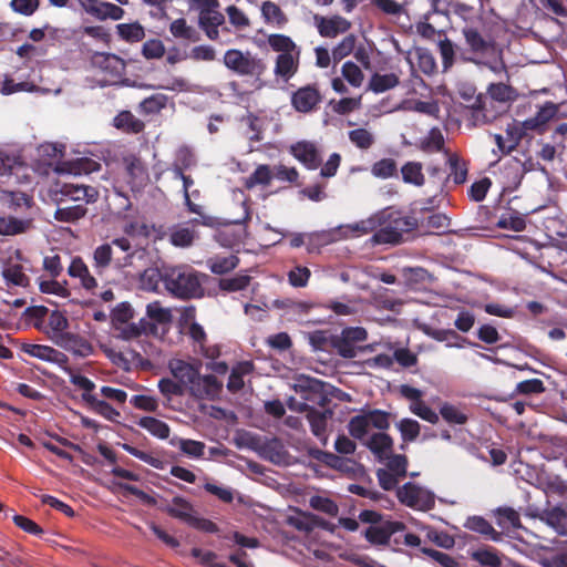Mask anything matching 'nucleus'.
<instances>
[{
  "instance_id": "obj_1",
  "label": "nucleus",
  "mask_w": 567,
  "mask_h": 567,
  "mask_svg": "<svg viewBox=\"0 0 567 567\" xmlns=\"http://www.w3.org/2000/svg\"><path fill=\"white\" fill-rule=\"evenodd\" d=\"M202 362H187L182 359H172L168 369L173 378L186 389L189 396L195 400L215 401L219 399L223 383L214 374H200Z\"/></svg>"
},
{
  "instance_id": "obj_2",
  "label": "nucleus",
  "mask_w": 567,
  "mask_h": 567,
  "mask_svg": "<svg viewBox=\"0 0 567 567\" xmlns=\"http://www.w3.org/2000/svg\"><path fill=\"white\" fill-rule=\"evenodd\" d=\"M202 277L187 265L164 266V286L166 290L181 300L197 299L204 296Z\"/></svg>"
},
{
  "instance_id": "obj_3",
  "label": "nucleus",
  "mask_w": 567,
  "mask_h": 567,
  "mask_svg": "<svg viewBox=\"0 0 567 567\" xmlns=\"http://www.w3.org/2000/svg\"><path fill=\"white\" fill-rule=\"evenodd\" d=\"M223 61L228 70L239 76H250L259 80L267 70L265 61L250 51L229 49L225 52Z\"/></svg>"
},
{
  "instance_id": "obj_4",
  "label": "nucleus",
  "mask_w": 567,
  "mask_h": 567,
  "mask_svg": "<svg viewBox=\"0 0 567 567\" xmlns=\"http://www.w3.org/2000/svg\"><path fill=\"white\" fill-rule=\"evenodd\" d=\"M368 339V332L362 327H348L342 329L340 334L332 336L330 338L331 348L344 359H353L358 352L372 351L373 347L359 346L358 343L363 342Z\"/></svg>"
},
{
  "instance_id": "obj_5",
  "label": "nucleus",
  "mask_w": 567,
  "mask_h": 567,
  "mask_svg": "<svg viewBox=\"0 0 567 567\" xmlns=\"http://www.w3.org/2000/svg\"><path fill=\"white\" fill-rule=\"evenodd\" d=\"M462 34L465 45L461 53L463 61L476 63L480 59L494 52V41L485 37L476 27L465 25L462 29Z\"/></svg>"
},
{
  "instance_id": "obj_6",
  "label": "nucleus",
  "mask_w": 567,
  "mask_h": 567,
  "mask_svg": "<svg viewBox=\"0 0 567 567\" xmlns=\"http://www.w3.org/2000/svg\"><path fill=\"white\" fill-rule=\"evenodd\" d=\"M289 408L298 412H306V417L310 424L312 434L321 442L322 445H327V422L328 419L332 416V412L330 410L319 411L316 408L310 406L307 402H300L296 406L290 403Z\"/></svg>"
},
{
  "instance_id": "obj_7",
  "label": "nucleus",
  "mask_w": 567,
  "mask_h": 567,
  "mask_svg": "<svg viewBox=\"0 0 567 567\" xmlns=\"http://www.w3.org/2000/svg\"><path fill=\"white\" fill-rule=\"evenodd\" d=\"M466 106L473 111V118L478 123H488L496 117V113L487 107V97L483 94H475V89L470 86L461 93Z\"/></svg>"
},
{
  "instance_id": "obj_8",
  "label": "nucleus",
  "mask_w": 567,
  "mask_h": 567,
  "mask_svg": "<svg viewBox=\"0 0 567 567\" xmlns=\"http://www.w3.org/2000/svg\"><path fill=\"white\" fill-rule=\"evenodd\" d=\"M396 496L402 504L411 508L425 509L434 503L429 493L410 482L398 488Z\"/></svg>"
},
{
  "instance_id": "obj_9",
  "label": "nucleus",
  "mask_w": 567,
  "mask_h": 567,
  "mask_svg": "<svg viewBox=\"0 0 567 567\" xmlns=\"http://www.w3.org/2000/svg\"><path fill=\"white\" fill-rule=\"evenodd\" d=\"M404 529V523L399 520H386L381 525L368 527L364 530V537L371 545L383 546L390 543L393 534Z\"/></svg>"
},
{
  "instance_id": "obj_10",
  "label": "nucleus",
  "mask_w": 567,
  "mask_h": 567,
  "mask_svg": "<svg viewBox=\"0 0 567 567\" xmlns=\"http://www.w3.org/2000/svg\"><path fill=\"white\" fill-rule=\"evenodd\" d=\"M313 19L318 32L322 38L333 39L339 34L348 32L351 28V22L338 14L332 17L316 14Z\"/></svg>"
},
{
  "instance_id": "obj_11",
  "label": "nucleus",
  "mask_w": 567,
  "mask_h": 567,
  "mask_svg": "<svg viewBox=\"0 0 567 567\" xmlns=\"http://www.w3.org/2000/svg\"><path fill=\"white\" fill-rule=\"evenodd\" d=\"M125 171L128 177L127 183L132 190H140L150 181V175L144 162L135 156L128 155L124 157Z\"/></svg>"
},
{
  "instance_id": "obj_12",
  "label": "nucleus",
  "mask_w": 567,
  "mask_h": 567,
  "mask_svg": "<svg viewBox=\"0 0 567 567\" xmlns=\"http://www.w3.org/2000/svg\"><path fill=\"white\" fill-rule=\"evenodd\" d=\"M21 351L30 357L38 358L42 361L58 364L60 368L69 364V358L63 352L44 344L23 343Z\"/></svg>"
},
{
  "instance_id": "obj_13",
  "label": "nucleus",
  "mask_w": 567,
  "mask_h": 567,
  "mask_svg": "<svg viewBox=\"0 0 567 567\" xmlns=\"http://www.w3.org/2000/svg\"><path fill=\"white\" fill-rule=\"evenodd\" d=\"M321 94L316 85H306L298 89L291 96V104L296 111L309 113L321 102Z\"/></svg>"
},
{
  "instance_id": "obj_14",
  "label": "nucleus",
  "mask_w": 567,
  "mask_h": 567,
  "mask_svg": "<svg viewBox=\"0 0 567 567\" xmlns=\"http://www.w3.org/2000/svg\"><path fill=\"white\" fill-rule=\"evenodd\" d=\"M558 112V107L553 102L545 103L544 106H542L537 113L526 118L522 123V131L523 133H526L527 131H535L539 134L544 133L546 131L547 123L555 117V115Z\"/></svg>"
},
{
  "instance_id": "obj_15",
  "label": "nucleus",
  "mask_w": 567,
  "mask_h": 567,
  "mask_svg": "<svg viewBox=\"0 0 567 567\" xmlns=\"http://www.w3.org/2000/svg\"><path fill=\"white\" fill-rule=\"evenodd\" d=\"M309 456L333 470L340 471L342 473H351L354 471V466L357 463L350 458H346L333 454L331 452H326L319 449H310Z\"/></svg>"
},
{
  "instance_id": "obj_16",
  "label": "nucleus",
  "mask_w": 567,
  "mask_h": 567,
  "mask_svg": "<svg viewBox=\"0 0 567 567\" xmlns=\"http://www.w3.org/2000/svg\"><path fill=\"white\" fill-rule=\"evenodd\" d=\"M287 523L296 529L305 533L312 532L316 527L331 530L329 522L322 517L308 512L298 511L296 516H289Z\"/></svg>"
},
{
  "instance_id": "obj_17",
  "label": "nucleus",
  "mask_w": 567,
  "mask_h": 567,
  "mask_svg": "<svg viewBox=\"0 0 567 567\" xmlns=\"http://www.w3.org/2000/svg\"><path fill=\"white\" fill-rule=\"evenodd\" d=\"M54 344L78 357H89L93 352V347L86 339L69 331L55 340Z\"/></svg>"
},
{
  "instance_id": "obj_18",
  "label": "nucleus",
  "mask_w": 567,
  "mask_h": 567,
  "mask_svg": "<svg viewBox=\"0 0 567 567\" xmlns=\"http://www.w3.org/2000/svg\"><path fill=\"white\" fill-rule=\"evenodd\" d=\"M524 174V163L515 157L507 159L499 168V175L503 178L504 188H514L518 186Z\"/></svg>"
},
{
  "instance_id": "obj_19",
  "label": "nucleus",
  "mask_w": 567,
  "mask_h": 567,
  "mask_svg": "<svg viewBox=\"0 0 567 567\" xmlns=\"http://www.w3.org/2000/svg\"><path fill=\"white\" fill-rule=\"evenodd\" d=\"M291 154L308 169H316L321 164L318 150L310 142H298L291 146Z\"/></svg>"
},
{
  "instance_id": "obj_20",
  "label": "nucleus",
  "mask_w": 567,
  "mask_h": 567,
  "mask_svg": "<svg viewBox=\"0 0 567 567\" xmlns=\"http://www.w3.org/2000/svg\"><path fill=\"white\" fill-rule=\"evenodd\" d=\"M240 206H241V209H243V216L240 218H237V219H229V220L221 221V220H219V218L205 215L202 212L200 215H198L197 218H193L189 223L193 224L194 226L195 225H203V226H207V227H210V228H217V227L227 226V225L246 224V223H248L250 220L249 206L247 205L246 202H243L240 204Z\"/></svg>"
},
{
  "instance_id": "obj_21",
  "label": "nucleus",
  "mask_w": 567,
  "mask_h": 567,
  "mask_svg": "<svg viewBox=\"0 0 567 567\" xmlns=\"http://www.w3.org/2000/svg\"><path fill=\"white\" fill-rule=\"evenodd\" d=\"M68 274L72 278H78L81 286L86 291H93L97 287V281L94 276L91 275L86 264L81 257H74L68 268Z\"/></svg>"
},
{
  "instance_id": "obj_22",
  "label": "nucleus",
  "mask_w": 567,
  "mask_h": 567,
  "mask_svg": "<svg viewBox=\"0 0 567 567\" xmlns=\"http://www.w3.org/2000/svg\"><path fill=\"white\" fill-rule=\"evenodd\" d=\"M61 194L71 200H84L86 204L94 203L99 198V190L93 186L66 183L61 188Z\"/></svg>"
},
{
  "instance_id": "obj_23",
  "label": "nucleus",
  "mask_w": 567,
  "mask_h": 567,
  "mask_svg": "<svg viewBox=\"0 0 567 567\" xmlns=\"http://www.w3.org/2000/svg\"><path fill=\"white\" fill-rule=\"evenodd\" d=\"M48 321L44 323L42 332L48 336V338L55 343V340L63 337L69 328L68 318L60 311L54 310L50 315H48Z\"/></svg>"
},
{
  "instance_id": "obj_24",
  "label": "nucleus",
  "mask_w": 567,
  "mask_h": 567,
  "mask_svg": "<svg viewBox=\"0 0 567 567\" xmlns=\"http://www.w3.org/2000/svg\"><path fill=\"white\" fill-rule=\"evenodd\" d=\"M162 509L171 517L177 518L187 525H189L192 518L195 515V508L193 504L182 496L173 497L172 504Z\"/></svg>"
},
{
  "instance_id": "obj_25",
  "label": "nucleus",
  "mask_w": 567,
  "mask_h": 567,
  "mask_svg": "<svg viewBox=\"0 0 567 567\" xmlns=\"http://www.w3.org/2000/svg\"><path fill=\"white\" fill-rule=\"evenodd\" d=\"M365 445L380 462L384 461L393 451V440L384 432L372 434Z\"/></svg>"
},
{
  "instance_id": "obj_26",
  "label": "nucleus",
  "mask_w": 567,
  "mask_h": 567,
  "mask_svg": "<svg viewBox=\"0 0 567 567\" xmlns=\"http://www.w3.org/2000/svg\"><path fill=\"white\" fill-rule=\"evenodd\" d=\"M322 385L323 383L321 381L307 378L305 380H300L297 386L305 393L302 398L306 401H311L324 406L328 402V398L322 393Z\"/></svg>"
},
{
  "instance_id": "obj_27",
  "label": "nucleus",
  "mask_w": 567,
  "mask_h": 567,
  "mask_svg": "<svg viewBox=\"0 0 567 567\" xmlns=\"http://www.w3.org/2000/svg\"><path fill=\"white\" fill-rule=\"evenodd\" d=\"M225 22V17L218 10L198 16V25L209 40L216 41L219 38L218 28Z\"/></svg>"
},
{
  "instance_id": "obj_28",
  "label": "nucleus",
  "mask_w": 567,
  "mask_h": 567,
  "mask_svg": "<svg viewBox=\"0 0 567 567\" xmlns=\"http://www.w3.org/2000/svg\"><path fill=\"white\" fill-rule=\"evenodd\" d=\"M255 367L251 361L238 362L233 369L228 378L227 389L231 393H237L244 389V377L250 374Z\"/></svg>"
},
{
  "instance_id": "obj_29",
  "label": "nucleus",
  "mask_w": 567,
  "mask_h": 567,
  "mask_svg": "<svg viewBox=\"0 0 567 567\" xmlns=\"http://www.w3.org/2000/svg\"><path fill=\"white\" fill-rule=\"evenodd\" d=\"M114 126L128 134H138L144 131L145 124L142 120L134 116L131 111H121L114 117Z\"/></svg>"
},
{
  "instance_id": "obj_30",
  "label": "nucleus",
  "mask_w": 567,
  "mask_h": 567,
  "mask_svg": "<svg viewBox=\"0 0 567 567\" xmlns=\"http://www.w3.org/2000/svg\"><path fill=\"white\" fill-rule=\"evenodd\" d=\"M82 399L85 403H87V405L94 413L103 416L109 421L114 422L120 416V412L115 410L109 402L104 400H99L93 394L83 393Z\"/></svg>"
},
{
  "instance_id": "obj_31",
  "label": "nucleus",
  "mask_w": 567,
  "mask_h": 567,
  "mask_svg": "<svg viewBox=\"0 0 567 567\" xmlns=\"http://www.w3.org/2000/svg\"><path fill=\"white\" fill-rule=\"evenodd\" d=\"M299 54V51L296 52V56H293V53L279 54L276 59L275 74L284 79H290L298 71Z\"/></svg>"
},
{
  "instance_id": "obj_32",
  "label": "nucleus",
  "mask_w": 567,
  "mask_h": 567,
  "mask_svg": "<svg viewBox=\"0 0 567 567\" xmlns=\"http://www.w3.org/2000/svg\"><path fill=\"white\" fill-rule=\"evenodd\" d=\"M261 16L267 24H274L277 28H282L288 18L281 8L274 1L267 0L261 3Z\"/></svg>"
},
{
  "instance_id": "obj_33",
  "label": "nucleus",
  "mask_w": 567,
  "mask_h": 567,
  "mask_svg": "<svg viewBox=\"0 0 567 567\" xmlns=\"http://www.w3.org/2000/svg\"><path fill=\"white\" fill-rule=\"evenodd\" d=\"M137 425L150 432L153 436L159 440L168 439L171 434L169 425L154 416H143L137 421Z\"/></svg>"
},
{
  "instance_id": "obj_34",
  "label": "nucleus",
  "mask_w": 567,
  "mask_h": 567,
  "mask_svg": "<svg viewBox=\"0 0 567 567\" xmlns=\"http://www.w3.org/2000/svg\"><path fill=\"white\" fill-rule=\"evenodd\" d=\"M400 83V79L395 73L380 74L374 73L371 75L369 81V90L373 93H384L391 89H394Z\"/></svg>"
},
{
  "instance_id": "obj_35",
  "label": "nucleus",
  "mask_w": 567,
  "mask_h": 567,
  "mask_svg": "<svg viewBox=\"0 0 567 567\" xmlns=\"http://www.w3.org/2000/svg\"><path fill=\"white\" fill-rule=\"evenodd\" d=\"M542 519L551 526L559 535L567 534V512L563 507L555 506L550 509H546Z\"/></svg>"
},
{
  "instance_id": "obj_36",
  "label": "nucleus",
  "mask_w": 567,
  "mask_h": 567,
  "mask_svg": "<svg viewBox=\"0 0 567 567\" xmlns=\"http://www.w3.org/2000/svg\"><path fill=\"white\" fill-rule=\"evenodd\" d=\"M239 265V258L236 255L215 256L207 260L208 269L215 275H225L230 272Z\"/></svg>"
},
{
  "instance_id": "obj_37",
  "label": "nucleus",
  "mask_w": 567,
  "mask_h": 567,
  "mask_svg": "<svg viewBox=\"0 0 567 567\" xmlns=\"http://www.w3.org/2000/svg\"><path fill=\"white\" fill-rule=\"evenodd\" d=\"M465 527L470 530L482 534L494 542H498L502 538V534L496 532L494 527L481 516H473L467 518Z\"/></svg>"
},
{
  "instance_id": "obj_38",
  "label": "nucleus",
  "mask_w": 567,
  "mask_h": 567,
  "mask_svg": "<svg viewBox=\"0 0 567 567\" xmlns=\"http://www.w3.org/2000/svg\"><path fill=\"white\" fill-rule=\"evenodd\" d=\"M97 164L89 158H78L72 162H63L55 168L58 173H69L74 175H81L82 173H90L95 169Z\"/></svg>"
},
{
  "instance_id": "obj_39",
  "label": "nucleus",
  "mask_w": 567,
  "mask_h": 567,
  "mask_svg": "<svg viewBox=\"0 0 567 567\" xmlns=\"http://www.w3.org/2000/svg\"><path fill=\"white\" fill-rule=\"evenodd\" d=\"M487 94L492 101L499 103L513 102L517 97L516 90L505 83H491L487 87Z\"/></svg>"
},
{
  "instance_id": "obj_40",
  "label": "nucleus",
  "mask_w": 567,
  "mask_h": 567,
  "mask_svg": "<svg viewBox=\"0 0 567 567\" xmlns=\"http://www.w3.org/2000/svg\"><path fill=\"white\" fill-rule=\"evenodd\" d=\"M422 163L408 162L401 167L402 179L406 184L421 187L425 183V177L422 172Z\"/></svg>"
},
{
  "instance_id": "obj_41",
  "label": "nucleus",
  "mask_w": 567,
  "mask_h": 567,
  "mask_svg": "<svg viewBox=\"0 0 567 567\" xmlns=\"http://www.w3.org/2000/svg\"><path fill=\"white\" fill-rule=\"evenodd\" d=\"M496 524L503 529H519L523 527L519 513L512 507L496 509Z\"/></svg>"
},
{
  "instance_id": "obj_42",
  "label": "nucleus",
  "mask_w": 567,
  "mask_h": 567,
  "mask_svg": "<svg viewBox=\"0 0 567 567\" xmlns=\"http://www.w3.org/2000/svg\"><path fill=\"white\" fill-rule=\"evenodd\" d=\"M445 140L439 127H432L420 141V150L424 153H436L444 150Z\"/></svg>"
},
{
  "instance_id": "obj_43",
  "label": "nucleus",
  "mask_w": 567,
  "mask_h": 567,
  "mask_svg": "<svg viewBox=\"0 0 567 567\" xmlns=\"http://www.w3.org/2000/svg\"><path fill=\"white\" fill-rule=\"evenodd\" d=\"M169 31L176 39H183L192 42H197L200 39L196 29L188 25L184 18L174 20L169 25Z\"/></svg>"
},
{
  "instance_id": "obj_44",
  "label": "nucleus",
  "mask_w": 567,
  "mask_h": 567,
  "mask_svg": "<svg viewBox=\"0 0 567 567\" xmlns=\"http://www.w3.org/2000/svg\"><path fill=\"white\" fill-rule=\"evenodd\" d=\"M161 282L164 284V267L162 269L150 267L141 274L140 285L144 290L157 291Z\"/></svg>"
},
{
  "instance_id": "obj_45",
  "label": "nucleus",
  "mask_w": 567,
  "mask_h": 567,
  "mask_svg": "<svg viewBox=\"0 0 567 567\" xmlns=\"http://www.w3.org/2000/svg\"><path fill=\"white\" fill-rule=\"evenodd\" d=\"M87 213V208L83 204H76L72 206H63L58 207L54 213V218L58 221L63 223H75L82 217H84Z\"/></svg>"
},
{
  "instance_id": "obj_46",
  "label": "nucleus",
  "mask_w": 567,
  "mask_h": 567,
  "mask_svg": "<svg viewBox=\"0 0 567 567\" xmlns=\"http://www.w3.org/2000/svg\"><path fill=\"white\" fill-rule=\"evenodd\" d=\"M440 415L451 425H463L468 420L467 414L462 409L449 402H444L441 405Z\"/></svg>"
},
{
  "instance_id": "obj_47",
  "label": "nucleus",
  "mask_w": 567,
  "mask_h": 567,
  "mask_svg": "<svg viewBox=\"0 0 567 567\" xmlns=\"http://www.w3.org/2000/svg\"><path fill=\"white\" fill-rule=\"evenodd\" d=\"M2 276L8 285L25 288L30 284V279L24 274L23 267L20 264L7 266L2 271Z\"/></svg>"
},
{
  "instance_id": "obj_48",
  "label": "nucleus",
  "mask_w": 567,
  "mask_h": 567,
  "mask_svg": "<svg viewBox=\"0 0 567 567\" xmlns=\"http://www.w3.org/2000/svg\"><path fill=\"white\" fill-rule=\"evenodd\" d=\"M117 34L126 42H140L145 38V30L138 22L121 23L116 25Z\"/></svg>"
},
{
  "instance_id": "obj_49",
  "label": "nucleus",
  "mask_w": 567,
  "mask_h": 567,
  "mask_svg": "<svg viewBox=\"0 0 567 567\" xmlns=\"http://www.w3.org/2000/svg\"><path fill=\"white\" fill-rule=\"evenodd\" d=\"M168 97L163 93L153 94L140 103V111L145 115L158 114L167 105Z\"/></svg>"
},
{
  "instance_id": "obj_50",
  "label": "nucleus",
  "mask_w": 567,
  "mask_h": 567,
  "mask_svg": "<svg viewBox=\"0 0 567 567\" xmlns=\"http://www.w3.org/2000/svg\"><path fill=\"white\" fill-rule=\"evenodd\" d=\"M268 44L274 51L280 52V54H289L298 51L291 38L280 33L270 34L268 37Z\"/></svg>"
},
{
  "instance_id": "obj_51",
  "label": "nucleus",
  "mask_w": 567,
  "mask_h": 567,
  "mask_svg": "<svg viewBox=\"0 0 567 567\" xmlns=\"http://www.w3.org/2000/svg\"><path fill=\"white\" fill-rule=\"evenodd\" d=\"M30 225V220L18 219L16 217H0V235H17L24 233Z\"/></svg>"
},
{
  "instance_id": "obj_52",
  "label": "nucleus",
  "mask_w": 567,
  "mask_h": 567,
  "mask_svg": "<svg viewBox=\"0 0 567 567\" xmlns=\"http://www.w3.org/2000/svg\"><path fill=\"white\" fill-rule=\"evenodd\" d=\"M196 233L194 229L176 226L169 234V241L176 247H188L194 243Z\"/></svg>"
},
{
  "instance_id": "obj_53",
  "label": "nucleus",
  "mask_w": 567,
  "mask_h": 567,
  "mask_svg": "<svg viewBox=\"0 0 567 567\" xmlns=\"http://www.w3.org/2000/svg\"><path fill=\"white\" fill-rule=\"evenodd\" d=\"M403 239L401 233L394 229V226L390 223L389 225L380 228L372 236V241L378 245L382 244H400Z\"/></svg>"
},
{
  "instance_id": "obj_54",
  "label": "nucleus",
  "mask_w": 567,
  "mask_h": 567,
  "mask_svg": "<svg viewBox=\"0 0 567 567\" xmlns=\"http://www.w3.org/2000/svg\"><path fill=\"white\" fill-rule=\"evenodd\" d=\"M157 386L167 402H169L173 396H183L187 393L186 389L175 379L162 378Z\"/></svg>"
},
{
  "instance_id": "obj_55",
  "label": "nucleus",
  "mask_w": 567,
  "mask_h": 567,
  "mask_svg": "<svg viewBox=\"0 0 567 567\" xmlns=\"http://www.w3.org/2000/svg\"><path fill=\"white\" fill-rule=\"evenodd\" d=\"M272 177V172L268 165H258L254 173L246 179L245 186L248 189L255 187L256 185L267 186L270 184Z\"/></svg>"
},
{
  "instance_id": "obj_56",
  "label": "nucleus",
  "mask_w": 567,
  "mask_h": 567,
  "mask_svg": "<svg viewBox=\"0 0 567 567\" xmlns=\"http://www.w3.org/2000/svg\"><path fill=\"white\" fill-rule=\"evenodd\" d=\"M415 55L417 60V66L426 75L436 73L437 65L432 52L425 48H416Z\"/></svg>"
},
{
  "instance_id": "obj_57",
  "label": "nucleus",
  "mask_w": 567,
  "mask_h": 567,
  "mask_svg": "<svg viewBox=\"0 0 567 567\" xmlns=\"http://www.w3.org/2000/svg\"><path fill=\"white\" fill-rule=\"evenodd\" d=\"M342 78L353 87H360L364 81L362 70L352 61H347L341 66Z\"/></svg>"
},
{
  "instance_id": "obj_58",
  "label": "nucleus",
  "mask_w": 567,
  "mask_h": 567,
  "mask_svg": "<svg viewBox=\"0 0 567 567\" xmlns=\"http://www.w3.org/2000/svg\"><path fill=\"white\" fill-rule=\"evenodd\" d=\"M93 267L97 275H102L112 260V247L110 244H104L95 248L93 252Z\"/></svg>"
},
{
  "instance_id": "obj_59",
  "label": "nucleus",
  "mask_w": 567,
  "mask_h": 567,
  "mask_svg": "<svg viewBox=\"0 0 567 567\" xmlns=\"http://www.w3.org/2000/svg\"><path fill=\"white\" fill-rule=\"evenodd\" d=\"M48 315L49 309L44 306L28 307L23 312L25 320L41 332L43 330L45 317Z\"/></svg>"
},
{
  "instance_id": "obj_60",
  "label": "nucleus",
  "mask_w": 567,
  "mask_h": 567,
  "mask_svg": "<svg viewBox=\"0 0 567 567\" xmlns=\"http://www.w3.org/2000/svg\"><path fill=\"white\" fill-rule=\"evenodd\" d=\"M447 163L450 165V176L453 182L461 185L466 182L467 178V165L462 162L456 154H450Z\"/></svg>"
},
{
  "instance_id": "obj_61",
  "label": "nucleus",
  "mask_w": 567,
  "mask_h": 567,
  "mask_svg": "<svg viewBox=\"0 0 567 567\" xmlns=\"http://www.w3.org/2000/svg\"><path fill=\"white\" fill-rule=\"evenodd\" d=\"M357 43V37L354 34L346 35L333 49H332V60L334 63L340 62L348 55H350L354 49Z\"/></svg>"
},
{
  "instance_id": "obj_62",
  "label": "nucleus",
  "mask_w": 567,
  "mask_h": 567,
  "mask_svg": "<svg viewBox=\"0 0 567 567\" xmlns=\"http://www.w3.org/2000/svg\"><path fill=\"white\" fill-rule=\"evenodd\" d=\"M371 173L373 176L383 179L396 176V162L393 158H382L372 165Z\"/></svg>"
},
{
  "instance_id": "obj_63",
  "label": "nucleus",
  "mask_w": 567,
  "mask_h": 567,
  "mask_svg": "<svg viewBox=\"0 0 567 567\" xmlns=\"http://www.w3.org/2000/svg\"><path fill=\"white\" fill-rule=\"evenodd\" d=\"M125 14V11L123 8H121L117 4L111 3V2H102L100 1L97 7V12L95 13V17L97 20L104 21L107 19L117 21L121 20Z\"/></svg>"
},
{
  "instance_id": "obj_64",
  "label": "nucleus",
  "mask_w": 567,
  "mask_h": 567,
  "mask_svg": "<svg viewBox=\"0 0 567 567\" xmlns=\"http://www.w3.org/2000/svg\"><path fill=\"white\" fill-rule=\"evenodd\" d=\"M288 282L295 288H303L308 285L311 271L308 267L297 265L287 274Z\"/></svg>"
}]
</instances>
